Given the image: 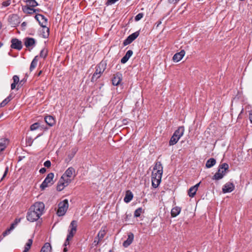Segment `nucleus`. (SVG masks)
<instances>
[{"label":"nucleus","instance_id":"nucleus-19","mask_svg":"<svg viewBox=\"0 0 252 252\" xmlns=\"http://www.w3.org/2000/svg\"><path fill=\"white\" fill-rule=\"evenodd\" d=\"M35 44V40L32 38H26L25 39V45L27 48H32Z\"/></svg>","mask_w":252,"mask_h":252},{"label":"nucleus","instance_id":"nucleus-31","mask_svg":"<svg viewBox=\"0 0 252 252\" xmlns=\"http://www.w3.org/2000/svg\"><path fill=\"white\" fill-rule=\"evenodd\" d=\"M179 139L180 138H178L175 135L173 134L172 136L171 137L169 141V145L172 146L176 144Z\"/></svg>","mask_w":252,"mask_h":252},{"label":"nucleus","instance_id":"nucleus-27","mask_svg":"<svg viewBox=\"0 0 252 252\" xmlns=\"http://www.w3.org/2000/svg\"><path fill=\"white\" fill-rule=\"evenodd\" d=\"M8 144V141L7 139H0V151H2L4 150L6 146Z\"/></svg>","mask_w":252,"mask_h":252},{"label":"nucleus","instance_id":"nucleus-21","mask_svg":"<svg viewBox=\"0 0 252 252\" xmlns=\"http://www.w3.org/2000/svg\"><path fill=\"white\" fill-rule=\"evenodd\" d=\"M23 10L25 13L28 14H33L40 11L39 9H35L27 5L23 7Z\"/></svg>","mask_w":252,"mask_h":252},{"label":"nucleus","instance_id":"nucleus-26","mask_svg":"<svg viewBox=\"0 0 252 252\" xmlns=\"http://www.w3.org/2000/svg\"><path fill=\"white\" fill-rule=\"evenodd\" d=\"M132 54L133 52L131 50L127 51L125 56L121 59V63H126L132 56Z\"/></svg>","mask_w":252,"mask_h":252},{"label":"nucleus","instance_id":"nucleus-59","mask_svg":"<svg viewBox=\"0 0 252 252\" xmlns=\"http://www.w3.org/2000/svg\"><path fill=\"white\" fill-rule=\"evenodd\" d=\"M18 222V220H17V222H16V223L15 224H16Z\"/></svg>","mask_w":252,"mask_h":252},{"label":"nucleus","instance_id":"nucleus-50","mask_svg":"<svg viewBox=\"0 0 252 252\" xmlns=\"http://www.w3.org/2000/svg\"><path fill=\"white\" fill-rule=\"evenodd\" d=\"M249 119L251 123H252V110L249 111Z\"/></svg>","mask_w":252,"mask_h":252},{"label":"nucleus","instance_id":"nucleus-60","mask_svg":"<svg viewBox=\"0 0 252 252\" xmlns=\"http://www.w3.org/2000/svg\"><path fill=\"white\" fill-rule=\"evenodd\" d=\"M243 111V109H242V111H241V113H242Z\"/></svg>","mask_w":252,"mask_h":252},{"label":"nucleus","instance_id":"nucleus-7","mask_svg":"<svg viewBox=\"0 0 252 252\" xmlns=\"http://www.w3.org/2000/svg\"><path fill=\"white\" fill-rule=\"evenodd\" d=\"M40 217V216L34 211L33 209L32 210V207H31L27 213V220L31 222H33L37 220Z\"/></svg>","mask_w":252,"mask_h":252},{"label":"nucleus","instance_id":"nucleus-33","mask_svg":"<svg viewBox=\"0 0 252 252\" xmlns=\"http://www.w3.org/2000/svg\"><path fill=\"white\" fill-rule=\"evenodd\" d=\"M32 243V239H29L28 242L26 243L25 246L24 250L23 252H28L31 248Z\"/></svg>","mask_w":252,"mask_h":252},{"label":"nucleus","instance_id":"nucleus-43","mask_svg":"<svg viewBox=\"0 0 252 252\" xmlns=\"http://www.w3.org/2000/svg\"><path fill=\"white\" fill-rule=\"evenodd\" d=\"M13 83L18 84L19 82V78L17 75H14L13 77Z\"/></svg>","mask_w":252,"mask_h":252},{"label":"nucleus","instance_id":"nucleus-39","mask_svg":"<svg viewBox=\"0 0 252 252\" xmlns=\"http://www.w3.org/2000/svg\"><path fill=\"white\" fill-rule=\"evenodd\" d=\"M41 59H40V57L38 56H36L33 59V60H32V62L31 63H36L38 62H39L40 63H41V62L43 61L41 60Z\"/></svg>","mask_w":252,"mask_h":252},{"label":"nucleus","instance_id":"nucleus-16","mask_svg":"<svg viewBox=\"0 0 252 252\" xmlns=\"http://www.w3.org/2000/svg\"><path fill=\"white\" fill-rule=\"evenodd\" d=\"M156 172H154L155 174H157L159 175H162L163 173V167L160 161L156 162L155 165L154 167V171H156Z\"/></svg>","mask_w":252,"mask_h":252},{"label":"nucleus","instance_id":"nucleus-44","mask_svg":"<svg viewBox=\"0 0 252 252\" xmlns=\"http://www.w3.org/2000/svg\"><path fill=\"white\" fill-rule=\"evenodd\" d=\"M11 231L9 229H7L5 231H4L2 233V235L3 237H5L8 234H10Z\"/></svg>","mask_w":252,"mask_h":252},{"label":"nucleus","instance_id":"nucleus-9","mask_svg":"<svg viewBox=\"0 0 252 252\" xmlns=\"http://www.w3.org/2000/svg\"><path fill=\"white\" fill-rule=\"evenodd\" d=\"M162 175H159L153 172L152 175V185L154 188H157L159 185Z\"/></svg>","mask_w":252,"mask_h":252},{"label":"nucleus","instance_id":"nucleus-4","mask_svg":"<svg viewBox=\"0 0 252 252\" xmlns=\"http://www.w3.org/2000/svg\"><path fill=\"white\" fill-rule=\"evenodd\" d=\"M68 208V203L67 199H64L60 202L58 204V209L57 214L58 216H63L65 214Z\"/></svg>","mask_w":252,"mask_h":252},{"label":"nucleus","instance_id":"nucleus-52","mask_svg":"<svg viewBox=\"0 0 252 252\" xmlns=\"http://www.w3.org/2000/svg\"><path fill=\"white\" fill-rule=\"evenodd\" d=\"M36 64H31L30 70L32 71L35 67Z\"/></svg>","mask_w":252,"mask_h":252},{"label":"nucleus","instance_id":"nucleus-23","mask_svg":"<svg viewBox=\"0 0 252 252\" xmlns=\"http://www.w3.org/2000/svg\"><path fill=\"white\" fill-rule=\"evenodd\" d=\"M185 131L184 126H179L178 129L174 132L173 135H175L178 138H181L184 134Z\"/></svg>","mask_w":252,"mask_h":252},{"label":"nucleus","instance_id":"nucleus-41","mask_svg":"<svg viewBox=\"0 0 252 252\" xmlns=\"http://www.w3.org/2000/svg\"><path fill=\"white\" fill-rule=\"evenodd\" d=\"M10 3H11V0H8L3 1L2 3V4L3 6L6 7V6H8V5H9L10 4Z\"/></svg>","mask_w":252,"mask_h":252},{"label":"nucleus","instance_id":"nucleus-17","mask_svg":"<svg viewBox=\"0 0 252 252\" xmlns=\"http://www.w3.org/2000/svg\"><path fill=\"white\" fill-rule=\"evenodd\" d=\"M127 236V239L123 243V246L125 248L128 247L132 243L134 239V235L131 232L128 233Z\"/></svg>","mask_w":252,"mask_h":252},{"label":"nucleus","instance_id":"nucleus-34","mask_svg":"<svg viewBox=\"0 0 252 252\" xmlns=\"http://www.w3.org/2000/svg\"><path fill=\"white\" fill-rule=\"evenodd\" d=\"M196 189H195V187H191L188 191V194L189 197H193L196 192Z\"/></svg>","mask_w":252,"mask_h":252},{"label":"nucleus","instance_id":"nucleus-30","mask_svg":"<svg viewBox=\"0 0 252 252\" xmlns=\"http://www.w3.org/2000/svg\"><path fill=\"white\" fill-rule=\"evenodd\" d=\"M42 36L43 38H47L49 35V29L46 26L45 27H42Z\"/></svg>","mask_w":252,"mask_h":252},{"label":"nucleus","instance_id":"nucleus-3","mask_svg":"<svg viewBox=\"0 0 252 252\" xmlns=\"http://www.w3.org/2000/svg\"><path fill=\"white\" fill-rule=\"evenodd\" d=\"M228 168V165L224 163L222 164L219 167L217 173H215L213 177V179L218 180L221 179L225 174L226 170Z\"/></svg>","mask_w":252,"mask_h":252},{"label":"nucleus","instance_id":"nucleus-32","mask_svg":"<svg viewBox=\"0 0 252 252\" xmlns=\"http://www.w3.org/2000/svg\"><path fill=\"white\" fill-rule=\"evenodd\" d=\"M26 3L28 6L35 7L38 5L37 2L35 0H27Z\"/></svg>","mask_w":252,"mask_h":252},{"label":"nucleus","instance_id":"nucleus-22","mask_svg":"<svg viewBox=\"0 0 252 252\" xmlns=\"http://www.w3.org/2000/svg\"><path fill=\"white\" fill-rule=\"evenodd\" d=\"M44 119L46 124L49 126H53L55 124V120L53 117L51 116H47Z\"/></svg>","mask_w":252,"mask_h":252},{"label":"nucleus","instance_id":"nucleus-40","mask_svg":"<svg viewBox=\"0 0 252 252\" xmlns=\"http://www.w3.org/2000/svg\"><path fill=\"white\" fill-rule=\"evenodd\" d=\"M143 14L142 13H138L135 17V20L136 21H138L140 19H141L143 17Z\"/></svg>","mask_w":252,"mask_h":252},{"label":"nucleus","instance_id":"nucleus-29","mask_svg":"<svg viewBox=\"0 0 252 252\" xmlns=\"http://www.w3.org/2000/svg\"><path fill=\"white\" fill-rule=\"evenodd\" d=\"M216 161L214 158L209 159L206 163L207 168H211L216 164Z\"/></svg>","mask_w":252,"mask_h":252},{"label":"nucleus","instance_id":"nucleus-54","mask_svg":"<svg viewBox=\"0 0 252 252\" xmlns=\"http://www.w3.org/2000/svg\"><path fill=\"white\" fill-rule=\"evenodd\" d=\"M15 223H12V224H11V226H10V228H9V229L11 231H12V230L14 228V227H15Z\"/></svg>","mask_w":252,"mask_h":252},{"label":"nucleus","instance_id":"nucleus-35","mask_svg":"<svg viewBox=\"0 0 252 252\" xmlns=\"http://www.w3.org/2000/svg\"><path fill=\"white\" fill-rule=\"evenodd\" d=\"M11 99V96L10 95L4 99L0 103V107H2L5 106Z\"/></svg>","mask_w":252,"mask_h":252},{"label":"nucleus","instance_id":"nucleus-46","mask_svg":"<svg viewBox=\"0 0 252 252\" xmlns=\"http://www.w3.org/2000/svg\"><path fill=\"white\" fill-rule=\"evenodd\" d=\"M8 167H6V168H5L4 173L3 174V175L2 177V178L1 179L0 181H2L3 180V179L6 176V175L7 172H8Z\"/></svg>","mask_w":252,"mask_h":252},{"label":"nucleus","instance_id":"nucleus-8","mask_svg":"<svg viewBox=\"0 0 252 252\" xmlns=\"http://www.w3.org/2000/svg\"><path fill=\"white\" fill-rule=\"evenodd\" d=\"M31 207L32 210L33 209L34 211L36 212L41 216L44 212L45 205L42 202H36Z\"/></svg>","mask_w":252,"mask_h":252},{"label":"nucleus","instance_id":"nucleus-6","mask_svg":"<svg viewBox=\"0 0 252 252\" xmlns=\"http://www.w3.org/2000/svg\"><path fill=\"white\" fill-rule=\"evenodd\" d=\"M54 177V174L53 173H50L47 175V177L40 185V188L42 190H44L46 188L53 184L54 182L53 180Z\"/></svg>","mask_w":252,"mask_h":252},{"label":"nucleus","instance_id":"nucleus-28","mask_svg":"<svg viewBox=\"0 0 252 252\" xmlns=\"http://www.w3.org/2000/svg\"><path fill=\"white\" fill-rule=\"evenodd\" d=\"M77 152V150L75 149H72L70 153H69L67 155V158L65 159V161L66 162L70 161L72 158L74 157L76 153Z\"/></svg>","mask_w":252,"mask_h":252},{"label":"nucleus","instance_id":"nucleus-36","mask_svg":"<svg viewBox=\"0 0 252 252\" xmlns=\"http://www.w3.org/2000/svg\"><path fill=\"white\" fill-rule=\"evenodd\" d=\"M142 212H143L142 208H138L134 212V217L136 218L140 217L141 215V214L142 213Z\"/></svg>","mask_w":252,"mask_h":252},{"label":"nucleus","instance_id":"nucleus-18","mask_svg":"<svg viewBox=\"0 0 252 252\" xmlns=\"http://www.w3.org/2000/svg\"><path fill=\"white\" fill-rule=\"evenodd\" d=\"M185 55L184 50H182L179 53L175 54L173 57V60L175 62H178L180 61Z\"/></svg>","mask_w":252,"mask_h":252},{"label":"nucleus","instance_id":"nucleus-10","mask_svg":"<svg viewBox=\"0 0 252 252\" xmlns=\"http://www.w3.org/2000/svg\"><path fill=\"white\" fill-rule=\"evenodd\" d=\"M11 48L12 49L20 50L22 48V41L17 38H12L11 40Z\"/></svg>","mask_w":252,"mask_h":252},{"label":"nucleus","instance_id":"nucleus-11","mask_svg":"<svg viewBox=\"0 0 252 252\" xmlns=\"http://www.w3.org/2000/svg\"><path fill=\"white\" fill-rule=\"evenodd\" d=\"M139 33L138 32H136L131 34L129 35L126 39L124 41V45L125 46L127 45L130 44L133 40H134L139 35Z\"/></svg>","mask_w":252,"mask_h":252},{"label":"nucleus","instance_id":"nucleus-56","mask_svg":"<svg viewBox=\"0 0 252 252\" xmlns=\"http://www.w3.org/2000/svg\"><path fill=\"white\" fill-rule=\"evenodd\" d=\"M67 251V249L66 247H65L63 249V252H66Z\"/></svg>","mask_w":252,"mask_h":252},{"label":"nucleus","instance_id":"nucleus-25","mask_svg":"<svg viewBox=\"0 0 252 252\" xmlns=\"http://www.w3.org/2000/svg\"><path fill=\"white\" fill-rule=\"evenodd\" d=\"M40 252H52V247L50 244L46 243L42 247Z\"/></svg>","mask_w":252,"mask_h":252},{"label":"nucleus","instance_id":"nucleus-45","mask_svg":"<svg viewBox=\"0 0 252 252\" xmlns=\"http://www.w3.org/2000/svg\"><path fill=\"white\" fill-rule=\"evenodd\" d=\"M51 162L50 160H46L45 162H44V166L47 167V168H49L51 166Z\"/></svg>","mask_w":252,"mask_h":252},{"label":"nucleus","instance_id":"nucleus-49","mask_svg":"<svg viewBox=\"0 0 252 252\" xmlns=\"http://www.w3.org/2000/svg\"><path fill=\"white\" fill-rule=\"evenodd\" d=\"M180 0H168V1L170 3L176 4Z\"/></svg>","mask_w":252,"mask_h":252},{"label":"nucleus","instance_id":"nucleus-2","mask_svg":"<svg viewBox=\"0 0 252 252\" xmlns=\"http://www.w3.org/2000/svg\"><path fill=\"white\" fill-rule=\"evenodd\" d=\"M77 227V222L76 220H72L69 226V229L68 230V234L67 235L66 239L64 242V246L68 245L69 244V241L72 239L74 235L76 232Z\"/></svg>","mask_w":252,"mask_h":252},{"label":"nucleus","instance_id":"nucleus-15","mask_svg":"<svg viewBox=\"0 0 252 252\" xmlns=\"http://www.w3.org/2000/svg\"><path fill=\"white\" fill-rule=\"evenodd\" d=\"M106 233L103 230H101L99 231L97 236L94 238V240L93 242V245L96 246L98 244L99 242H100L104 238Z\"/></svg>","mask_w":252,"mask_h":252},{"label":"nucleus","instance_id":"nucleus-53","mask_svg":"<svg viewBox=\"0 0 252 252\" xmlns=\"http://www.w3.org/2000/svg\"><path fill=\"white\" fill-rule=\"evenodd\" d=\"M17 84L16 83H13L11 84V90H14V89H15L16 88V85H17Z\"/></svg>","mask_w":252,"mask_h":252},{"label":"nucleus","instance_id":"nucleus-58","mask_svg":"<svg viewBox=\"0 0 252 252\" xmlns=\"http://www.w3.org/2000/svg\"><path fill=\"white\" fill-rule=\"evenodd\" d=\"M3 45V43L0 42V48H1Z\"/></svg>","mask_w":252,"mask_h":252},{"label":"nucleus","instance_id":"nucleus-38","mask_svg":"<svg viewBox=\"0 0 252 252\" xmlns=\"http://www.w3.org/2000/svg\"><path fill=\"white\" fill-rule=\"evenodd\" d=\"M39 126V124L37 123H35L33 124H32V125H31V127H30V129L31 130H36L38 128Z\"/></svg>","mask_w":252,"mask_h":252},{"label":"nucleus","instance_id":"nucleus-20","mask_svg":"<svg viewBox=\"0 0 252 252\" xmlns=\"http://www.w3.org/2000/svg\"><path fill=\"white\" fill-rule=\"evenodd\" d=\"M133 195L132 192L128 190L126 192L125 197H124V200L126 203L129 202L133 198Z\"/></svg>","mask_w":252,"mask_h":252},{"label":"nucleus","instance_id":"nucleus-12","mask_svg":"<svg viewBox=\"0 0 252 252\" xmlns=\"http://www.w3.org/2000/svg\"><path fill=\"white\" fill-rule=\"evenodd\" d=\"M234 188L235 186L233 183L228 182L223 186L222 190L224 193L231 192L234 189Z\"/></svg>","mask_w":252,"mask_h":252},{"label":"nucleus","instance_id":"nucleus-37","mask_svg":"<svg viewBox=\"0 0 252 252\" xmlns=\"http://www.w3.org/2000/svg\"><path fill=\"white\" fill-rule=\"evenodd\" d=\"M47 54V50L46 49H42L40 53L39 57L40 59H44Z\"/></svg>","mask_w":252,"mask_h":252},{"label":"nucleus","instance_id":"nucleus-51","mask_svg":"<svg viewBox=\"0 0 252 252\" xmlns=\"http://www.w3.org/2000/svg\"><path fill=\"white\" fill-rule=\"evenodd\" d=\"M46 168H41V169H40V170H39V172H40V173H41V174H43V173H44L46 172Z\"/></svg>","mask_w":252,"mask_h":252},{"label":"nucleus","instance_id":"nucleus-24","mask_svg":"<svg viewBox=\"0 0 252 252\" xmlns=\"http://www.w3.org/2000/svg\"><path fill=\"white\" fill-rule=\"evenodd\" d=\"M181 208L179 207L176 206L172 208L171 212V215L172 217H176L181 212Z\"/></svg>","mask_w":252,"mask_h":252},{"label":"nucleus","instance_id":"nucleus-55","mask_svg":"<svg viewBox=\"0 0 252 252\" xmlns=\"http://www.w3.org/2000/svg\"><path fill=\"white\" fill-rule=\"evenodd\" d=\"M200 184V182H199V183H198V184H196L195 186H193V187H195V189H196V190H197V189H198V187H199V186Z\"/></svg>","mask_w":252,"mask_h":252},{"label":"nucleus","instance_id":"nucleus-5","mask_svg":"<svg viewBox=\"0 0 252 252\" xmlns=\"http://www.w3.org/2000/svg\"><path fill=\"white\" fill-rule=\"evenodd\" d=\"M106 68V64H98L95 67V71L94 73L91 81L94 82L98 79L101 73L103 72Z\"/></svg>","mask_w":252,"mask_h":252},{"label":"nucleus","instance_id":"nucleus-14","mask_svg":"<svg viewBox=\"0 0 252 252\" xmlns=\"http://www.w3.org/2000/svg\"><path fill=\"white\" fill-rule=\"evenodd\" d=\"M35 18L42 27L46 26L47 19L43 15L41 14H36L35 16Z\"/></svg>","mask_w":252,"mask_h":252},{"label":"nucleus","instance_id":"nucleus-48","mask_svg":"<svg viewBox=\"0 0 252 252\" xmlns=\"http://www.w3.org/2000/svg\"><path fill=\"white\" fill-rule=\"evenodd\" d=\"M8 167H6V168H5L4 173L3 174V175L2 177V178L1 179L0 181H2L3 180V179L6 176V175L7 172H8Z\"/></svg>","mask_w":252,"mask_h":252},{"label":"nucleus","instance_id":"nucleus-13","mask_svg":"<svg viewBox=\"0 0 252 252\" xmlns=\"http://www.w3.org/2000/svg\"><path fill=\"white\" fill-rule=\"evenodd\" d=\"M122 80V74L120 73H117L114 75L112 81L114 86H118L120 84Z\"/></svg>","mask_w":252,"mask_h":252},{"label":"nucleus","instance_id":"nucleus-47","mask_svg":"<svg viewBox=\"0 0 252 252\" xmlns=\"http://www.w3.org/2000/svg\"><path fill=\"white\" fill-rule=\"evenodd\" d=\"M8 167H6V168H5L4 173L3 174V175L2 177V178L1 179L0 181H2L3 180V179L6 176V175L7 172H8Z\"/></svg>","mask_w":252,"mask_h":252},{"label":"nucleus","instance_id":"nucleus-42","mask_svg":"<svg viewBox=\"0 0 252 252\" xmlns=\"http://www.w3.org/2000/svg\"><path fill=\"white\" fill-rule=\"evenodd\" d=\"M118 0H108L106 2V4L107 5H112Z\"/></svg>","mask_w":252,"mask_h":252},{"label":"nucleus","instance_id":"nucleus-1","mask_svg":"<svg viewBox=\"0 0 252 252\" xmlns=\"http://www.w3.org/2000/svg\"><path fill=\"white\" fill-rule=\"evenodd\" d=\"M73 175H75L74 168L72 167L67 168L60 179L57 186V189L58 191H62L65 187H67L71 182L70 178Z\"/></svg>","mask_w":252,"mask_h":252},{"label":"nucleus","instance_id":"nucleus-57","mask_svg":"<svg viewBox=\"0 0 252 252\" xmlns=\"http://www.w3.org/2000/svg\"><path fill=\"white\" fill-rule=\"evenodd\" d=\"M41 73H42V71H41V70H40V71L39 72V73H38V75H38V76H40V74H41Z\"/></svg>","mask_w":252,"mask_h":252}]
</instances>
